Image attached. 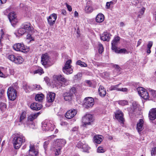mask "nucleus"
I'll return each instance as SVG.
<instances>
[{
  "label": "nucleus",
  "mask_w": 156,
  "mask_h": 156,
  "mask_svg": "<svg viewBox=\"0 0 156 156\" xmlns=\"http://www.w3.org/2000/svg\"><path fill=\"white\" fill-rule=\"evenodd\" d=\"M44 97V95L43 94H37L35 97V98L36 101L39 102H41L43 100Z\"/></svg>",
  "instance_id": "obj_32"
},
{
  "label": "nucleus",
  "mask_w": 156,
  "mask_h": 156,
  "mask_svg": "<svg viewBox=\"0 0 156 156\" xmlns=\"http://www.w3.org/2000/svg\"><path fill=\"white\" fill-rule=\"evenodd\" d=\"M27 38L29 39L31 41L33 40V38L32 37L31 35L30 34H28L27 36Z\"/></svg>",
  "instance_id": "obj_55"
},
{
  "label": "nucleus",
  "mask_w": 156,
  "mask_h": 156,
  "mask_svg": "<svg viewBox=\"0 0 156 156\" xmlns=\"http://www.w3.org/2000/svg\"><path fill=\"white\" fill-rule=\"evenodd\" d=\"M77 146L78 148H82L84 151H87L89 148L87 145L83 144L81 143H79L77 144Z\"/></svg>",
  "instance_id": "obj_31"
},
{
  "label": "nucleus",
  "mask_w": 156,
  "mask_h": 156,
  "mask_svg": "<svg viewBox=\"0 0 156 156\" xmlns=\"http://www.w3.org/2000/svg\"><path fill=\"white\" fill-rule=\"evenodd\" d=\"M110 38V34L107 32H104L101 36V39L103 41H108Z\"/></svg>",
  "instance_id": "obj_24"
},
{
  "label": "nucleus",
  "mask_w": 156,
  "mask_h": 156,
  "mask_svg": "<svg viewBox=\"0 0 156 156\" xmlns=\"http://www.w3.org/2000/svg\"><path fill=\"white\" fill-rule=\"evenodd\" d=\"M115 68L117 69V71H119L120 70V68L118 65H115L114 66Z\"/></svg>",
  "instance_id": "obj_59"
},
{
  "label": "nucleus",
  "mask_w": 156,
  "mask_h": 156,
  "mask_svg": "<svg viewBox=\"0 0 156 156\" xmlns=\"http://www.w3.org/2000/svg\"><path fill=\"white\" fill-rule=\"evenodd\" d=\"M149 90L151 93V94L152 95V96L154 98L156 97V91L153 90H152L151 89H149Z\"/></svg>",
  "instance_id": "obj_43"
},
{
  "label": "nucleus",
  "mask_w": 156,
  "mask_h": 156,
  "mask_svg": "<svg viewBox=\"0 0 156 156\" xmlns=\"http://www.w3.org/2000/svg\"><path fill=\"white\" fill-rule=\"evenodd\" d=\"M120 83H119L115 85H112L109 88V90H116L117 91H127V89L126 88H119V86Z\"/></svg>",
  "instance_id": "obj_19"
},
{
  "label": "nucleus",
  "mask_w": 156,
  "mask_h": 156,
  "mask_svg": "<svg viewBox=\"0 0 156 156\" xmlns=\"http://www.w3.org/2000/svg\"><path fill=\"white\" fill-rule=\"evenodd\" d=\"M55 97V94L52 92H49L46 97L48 103H51L54 101Z\"/></svg>",
  "instance_id": "obj_17"
},
{
  "label": "nucleus",
  "mask_w": 156,
  "mask_h": 156,
  "mask_svg": "<svg viewBox=\"0 0 156 156\" xmlns=\"http://www.w3.org/2000/svg\"><path fill=\"white\" fill-rule=\"evenodd\" d=\"M153 44L152 41H150L148 42V44L147 45V48L151 49V48Z\"/></svg>",
  "instance_id": "obj_53"
},
{
  "label": "nucleus",
  "mask_w": 156,
  "mask_h": 156,
  "mask_svg": "<svg viewBox=\"0 0 156 156\" xmlns=\"http://www.w3.org/2000/svg\"><path fill=\"white\" fill-rule=\"evenodd\" d=\"M33 88L36 90H39L41 88L40 85L37 84H34L33 85Z\"/></svg>",
  "instance_id": "obj_50"
},
{
  "label": "nucleus",
  "mask_w": 156,
  "mask_h": 156,
  "mask_svg": "<svg viewBox=\"0 0 156 156\" xmlns=\"http://www.w3.org/2000/svg\"><path fill=\"white\" fill-rule=\"evenodd\" d=\"M71 61L70 60H67L65 63L64 66L63 68V72L68 75L71 74L73 72V69L71 68L70 64Z\"/></svg>",
  "instance_id": "obj_8"
},
{
  "label": "nucleus",
  "mask_w": 156,
  "mask_h": 156,
  "mask_svg": "<svg viewBox=\"0 0 156 156\" xmlns=\"http://www.w3.org/2000/svg\"><path fill=\"white\" fill-rule=\"evenodd\" d=\"M30 87L27 85L26 83H24L23 85V88L26 92H27L28 91V89H30Z\"/></svg>",
  "instance_id": "obj_41"
},
{
  "label": "nucleus",
  "mask_w": 156,
  "mask_h": 156,
  "mask_svg": "<svg viewBox=\"0 0 156 156\" xmlns=\"http://www.w3.org/2000/svg\"><path fill=\"white\" fill-rule=\"evenodd\" d=\"M86 83H87V86L89 87L92 86V83L90 80H86Z\"/></svg>",
  "instance_id": "obj_58"
},
{
  "label": "nucleus",
  "mask_w": 156,
  "mask_h": 156,
  "mask_svg": "<svg viewBox=\"0 0 156 156\" xmlns=\"http://www.w3.org/2000/svg\"><path fill=\"white\" fill-rule=\"evenodd\" d=\"M120 40V37L118 36H116L112 42V50L117 48V45Z\"/></svg>",
  "instance_id": "obj_20"
},
{
  "label": "nucleus",
  "mask_w": 156,
  "mask_h": 156,
  "mask_svg": "<svg viewBox=\"0 0 156 156\" xmlns=\"http://www.w3.org/2000/svg\"><path fill=\"white\" fill-rule=\"evenodd\" d=\"M116 53H128V52L127 51L126 49L125 48L121 49L120 50H118L117 48L113 50Z\"/></svg>",
  "instance_id": "obj_34"
},
{
  "label": "nucleus",
  "mask_w": 156,
  "mask_h": 156,
  "mask_svg": "<svg viewBox=\"0 0 156 156\" xmlns=\"http://www.w3.org/2000/svg\"><path fill=\"white\" fill-rule=\"evenodd\" d=\"M128 111L129 114H132L135 111L136 109L132 107V106L129 108H128Z\"/></svg>",
  "instance_id": "obj_48"
},
{
  "label": "nucleus",
  "mask_w": 156,
  "mask_h": 156,
  "mask_svg": "<svg viewBox=\"0 0 156 156\" xmlns=\"http://www.w3.org/2000/svg\"><path fill=\"white\" fill-rule=\"evenodd\" d=\"M76 113L77 111L75 109H71L66 113L65 117L68 119H71L73 117L76 115Z\"/></svg>",
  "instance_id": "obj_13"
},
{
  "label": "nucleus",
  "mask_w": 156,
  "mask_h": 156,
  "mask_svg": "<svg viewBox=\"0 0 156 156\" xmlns=\"http://www.w3.org/2000/svg\"><path fill=\"white\" fill-rule=\"evenodd\" d=\"M19 122L21 124H27L26 121V112H23L22 113L20 116Z\"/></svg>",
  "instance_id": "obj_25"
},
{
  "label": "nucleus",
  "mask_w": 156,
  "mask_h": 156,
  "mask_svg": "<svg viewBox=\"0 0 156 156\" xmlns=\"http://www.w3.org/2000/svg\"><path fill=\"white\" fill-rule=\"evenodd\" d=\"M148 117L151 120H154L156 119V108H152L150 110Z\"/></svg>",
  "instance_id": "obj_14"
},
{
  "label": "nucleus",
  "mask_w": 156,
  "mask_h": 156,
  "mask_svg": "<svg viewBox=\"0 0 156 156\" xmlns=\"http://www.w3.org/2000/svg\"><path fill=\"white\" fill-rule=\"evenodd\" d=\"M7 94L9 100L14 101L17 96L16 91L12 87H9L8 90Z\"/></svg>",
  "instance_id": "obj_6"
},
{
  "label": "nucleus",
  "mask_w": 156,
  "mask_h": 156,
  "mask_svg": "<svg viewBox=\"0 0 156 156\" xmlns=\"http://www.w3.org/2000/svg\"><path fill=\"white\" fill-rule=\"evenodd\" d=\"M94 104V99L91 97H88L85 98L84 101L83 106L87 108L92 107Z\"/></svg>",
  "instance_id": "obj_10"
},
{
  "label": "nucleus",
  "mask_w": 156,
  "mask_h": 156,
  "mask_svg": "<svg viewBox=\"0 0 156 156\" xmlns=\"http://www.w3.org/2000/svg\"><path fill=\"white\" fill-rule=\"evenodd\" d=\"M39 113H37L35 114H32L30 115L28 117V120L30 121H32L34 119L36 118L38 116Z\"/></svg>",
  "instance_id": "obj_33"
},
{
  "label": "nucleus",
  "mask_w": 156,
  "mask_h": 156,
  "mask_svg": "<svg viewBox=\"0 0 156 156\" xmlns=\"http://www.w3.org/2000/svg\"><path fill=\"white\" fill-rule=\"evenodd\" d=\"M82 76V74L80 73H78L76 75L74 76L75 80H78Z\"/></svg>",
  "instance_id": "obj_49"
},
{
  "label": "nucleus",
  "mask_w": 156,
  "mask_h": 156,
  "mask_svg": "<svg viewBox=\"0 0 156 156\" xmlns=\"http://www.w3.org/2000/svg\"><path fill=\"white\" fill-rule=\"evenodd\" d=\"M128 102L127 100H121L119 101V105L122 106H124L128 105Z\"/></svg>",
  "instance_id": "obj_42"
},
{
  "label": "nucleus",
  "mask_w": 156,
  "mask_h": 156,
  "mask_svg": "<svg viewBox=\"0 0 156 156\" xmlns=\"http://www.w3.org/2000/svg\"><path fill=\"white\" fill-rule=\"evenodd\" d=\"M13 141L14 148L16 149H18L23 143L25 142V138L23 135H17L14 137Z\"/></svg>",
  "instance_id": "obj_2"
},
{
  "label": "nucleus",
  "mask_w": 156,
  "mask_h": 156,
  "mask_svg": "<svg viewBox=\"0 0 156 156\" xmlns=\"http://www.w3.org/2000/svg\"><path fill=\"white\" fill-rule=\"evenodd\" d=\"M63 96L64 97V99L65 101H69L71 100L73 95L69 92H66L65 93Z\"/></svg>",
  "instance_id": "obj_29"
},
{
  "label": "nucleus",
  "mask_w": 156,
  "mask_h": 156,
  "mask_svg": "<svg viewBox=\"0 0 156 156\" xmlns=\"http://www.w3.org/2000/svg\"><path fill=\"white\" fill-rule=\"evenodd\" d=\"M6 107V104L5 103L1 102L0 103V109L1 110L5 108Z\"/></svg>",
  "instance_id": "obj_45"
},
{
  "label": "nucleus",
  "mask_w": 156,
  "mask_h": 156,
  "mask_svg": "<svg viewBox=\"0 0 156 156\" xmlns=\"http://www.w3.org/2000/svg\"><path fill=\"white\" fill-rule=\"evenodd\" d=\"M8 18L9 21L12 24H14L16 22V15L14 12H10L9 14Z\"/></svg>",
  "instance_id": "obj_21"
},
{
  "label": "nucleus",
  "mask_w": 156,
  "mask_h": 156,
  "mask_svg": "<svg viewBox=\"0 0 156 156\" xmlns=\"http://www.w3.org/2000/svg\"><path fill=\"white\" fill-rule=\"evenodd\" d=\"M69 92L72 94V95L73 96V94L76 92V88L75 87H73L70 89Z\"/></svg>",
  "instance_id": "obj_47"
},
{
  "label": "nucleus",
  "mask_w": 156,
  "mask_h": 156,
  "mask_svg": "<svg viewBox=\"0 0 156 156\" xmlns=\"http://www.w3.org/2000/svg\"><path fill=\"white\" fill-rule=\"evenodd\" d=\"M49 144V141H45L43 145L44 147V148L45 150L47 147L48 145Z\"/></svg>",
  "instance_id": "obj_56"
},
{
  "label": "nucleus",
  "mask_w": 156,
  "mask_h": 156,
  "mask_svg": "<svg viewBox=\"0 0 156 156\" xmlns=\"http://www.w3.org/2000/svg\"><path fill=\"white\" fill-rule=\"evenodd\" d=\"M76 64L77 65H80L81 67H86L87 66V65L84 62H82L80 60L76 62Z\"/></svg>",
  "instance_id": "obj_38"
},
{
  "label": "nucleus",
  "mask_w": 156,
  "mask_h": 156,
  "mask_svg": "<svg viewBox=\"0 0 156 156\" xmlns=\"http://www.w3.org/2000/svg\"><path fill=\"white\" fill-rule=\"evenodd\" d=\"M42 127L44 131H52L54 129V125L52 124L50 121L45 120L42 122Z\"/></svg>",
  "instance_id": "obj_5"
},
{
  "label": "nucleus",
  "mask_w": 156,
  "mask_h": 156,
  "mask_svg": "<svg viewBox=\"0 0 156 156\" xmlns=\"http://www.w3.org/2000/svg\"><path fill=\"white\" fill-rule=\"evenodd\" d=\"M144 10L145 8L143 7L140 9V10L139 11V13L137 16L138 17L140 18H141V17L142 16L144 13Z\"/></svg>",
  "instance_id": "obj_40"
},
{
  "label": "nucleus",
  "mask_w": 156,
  "mask_h": 156,
  "mask_svg": "<svg viewBox=\"0 0 156 156\" xmlns=\"http://www.w3.org/2000/svg\"><path fill=\"white\" fill-rule=\"evenodd\" d=\"M98 50L99 53H101L104 51L103 45L100 43H99L98 45Z\"/></svg>",
  "instance_id": "obj_39"
},
{
  "label": "nucleus",
  "mask_w": 156,
  "mask_h": 156,
  "mask_svg": "<svg viewBox=\"0 0 156 156\" xmlns=\"http://www.w3.org/2000/svg\"><path fill=\"white\" fill-rule=\"evenodd\" d=\"M98 92L100 95L101 97H104L106 95V90L102 86H100L99 87L98 89Z\"/></svg>",
  "instance_id": "obj_30"
},
{
  "label": "nucleus",
  "mask_w": 156,
  "mask_h": 156,
  "mask_svg": "<svg viewBox=\"0 0 156 156\" xmlns=\"http://www.w3.org/2000/svg\"><path fill=\"white\" fill-rule=\"evenodd\" d=\"M94 118L92 115L90 114H87L82 118V122L84 126L90 124L91 122H93Z\"/></svg>",
  "instance_id": "obj_4"
},
{
  "label": "nucleus",
  "mask_w": 156,
  "mask_h": 156,
  "mask_svg": "<svg viewBox=\"0 0 156 156\" xmlns=\"http://www.w3.org/2000/svg\"><path fill=\"white\" fill-rule=\"evenodd\" d=\"M115 116L117 119L121 124H123L124 121V118H123V113L120 111H118L115 114Z\"/></svg>",
  "instance_id": "obj_12"
},
{
  "label": "nucleus",
  "mask_w": 156,
  "mask_h": 156,
  "mask_svg": "<svg viewBox=\"0 0 156 156\" xmlns=\"http://www.w3.org/2000/svg\"><path fill=\"white\" fill-rule=\"evenodd\" d=\"M151 154L152 155H155L156 154V147H153L152 148Z\"/></svg>",
  "instance_id": "obj_52"
},
{
  "label": "nucleus",
  "mask_w": 156,
  "mask_h": 156,
  "mask_svg": "<svg viewBox=\"0 0 156 156\" xmlns=\"http://www.w3.org/2000/svg\"><path fill=\"white\" fill-rule=\"evenodd\" d=\"M59 142L61 143V146H64L66 143V140L63 139L60 140Z\"/></svg>",
  "instance_id": "obj_54"
},
{
  "label": "nucleus",
  "mask_w": 156,
  "mask_h": 156,
  "mask_svg": "<svg viewBox=\"0 0 156 156\" xmlns=\"http://www.w3.org/2000/svg\"><path fill=\"white\" fill-rule=\"evenodd\" d=\"M57 81L54 83V85L57 88H60L61 86H65L68 84V81L64 77L63 75L59 74L55 76Z\"/></svg>",
  "instance_id": "obj_1"
},
{
  "label": "nucleus",
  "mask_w": 156,
  "mask_h": 156,
  "mask_svg": "<svg viewBox=\"0 0 156 156\" xmlns=\"http://www.w3.org/2000/svg\"><path fill=\"white\" fill-rule=\"evenodd\" d=\"M13 48L17 51H20L23 52L27 51L26 46H25L23 44L21 43H16L13 46Z\"/></svg>",
  "instance_id": "obj_9"
},
{
  "label": "nucleus",
  "mask_w": 156,
  "mask_h": 156,
  "mask_svg": "<svg viewBox=\"0 0 156 156\" xmlns=\"http://www.w3.org/2000/svg\"><path fill=\"white\" fill-rule=\"evenodd\" d=\"M105 151L103 148L101 147H98L97 152L98 153H102Z\"/></svg>",
  "instance_id": "obj_51"
},
{
  "label": "nucleus",
  "mask_w": 156,
  "mask_h": 156,
  "mask_svg": "<svg viewBox=\"0 0 156 156\" xmlns=\"http://www.w3.org/2000/svg\"><path fill=\"white\" fill-rule=\"evenodd\" d=\"M61 147L60 146H58L56 147H54V149L53 150L55 152V155H59L61 152Z\"/></svg>",
  "instance_id": "obj_35"
},
{
  "label": "nucleus",
  "mask_w": 156,
  "mask_h": 156,
  "mask_svg": "<svg viewBox=\"0 0 156 156\" xmlns=\"http://www.w3.org/2000/svg\"><path fill=\"white\" fill-rule=\"evenodd\" d=\"M1 36L0 37V42H1L2 39L3 38V36L4 35V33L3 31L2 30H1Z\"/></svg>",
  "instance_id": "obj_60"
},
{
  "label": "nucleus",
  "mask_w": 156,
  "mask_h": 156,
  "mask_svg": "<svg viewBox=\"0 0 156 156\" xmlns=\"http://www.w3.org/2000/svg\"><path fill=\"white\" fill-rule=\"evenodd\" d=\"M26 32H27L26 30L24 29L22 26V27L20 28L18 30V33L20 34L21 35H22Z\"/></svg>",
  "instance_id": "obj_36"
},
{
  "label": "nucleus",
  "mask_w": 156,
  "mask_h": 156,
  "mask_svg": "<svg viewBox=\"0 0 156 156\" xmlns=\"http://www.w3.org/2000/svg\"><path fill=\"white\" fill-rule=\"evenodd\" d=\"M7 57L8 58L10 61L17 64L22 63L24 61L23 58L21 56L19 55H9Z\"/></svg>",
  "instance_id": "obj_3"
},
{
  "label": "nucleus",
  "mask_w": 156,
  "mask_h": 156,
  "mask_svg": "<svg viewBox=\"0 0 156 156\" xmlns=\"http://www.w3.org/2000/svg\"><path fill=\"white\" fill-rule=\"evenodd\" d=\"M57 18L56 14L53 13L47 18L48 23L51 26H52L55 23Z\"/></svg>",
  "instance_id": "obj_11"
},
{
  "label": "nucleus",
  "mask_w": 156,
  "mask_h": 156,
  "mask_svg": "<svg viewBox=\"0 0 156 156\" xmlns=\"http://www.w3.org/2000/svg\"><path fill=\"white\" fill-rule=\"evenodd\" d=\"M90 3V1L87 2V5L85 8V10L86 13H90L93 11V8L92 6L89 4Z\"/></svg>",
  "instance_id": "obj_28"
},
{
  "label": "nucleus",
  "mask_w": 156,
  "mask_h": 156,
  "mask_svg": "<svg viewBox=\"0 0 156 156\" xmlns=\"http://www.w3.org/2000/svg\"><path fill=\"white\" fill-rule=\"evenodd\" d=\"M139 105L136 101H133L132 103V107L136 109L138 107Z\"/></svg>",
  "instance_id": "obj_46"
},
{
  "label": "nucleus",
  "mask_w": 156,
  "mask_h": 156,
  "mask_svg": "<svg viewBox=\"0 0 156 156\" xmlns=\"http://www.w3.org/2000/svg\"><path fill=\"white\" fill-rule=\"evenodd\" d=\"M132 3L134 5H136L137 3H139V1L137 0H134L132 2Z\"/></svg>",
  "instance_id": "obj_61"
},
{
  "label": "nucleus",
  "mask_w": 156,
  "mask_h": 156,
  "mask_svg": "<svg viewBox=\"0 0 156 156\" xmlns=\"http://www.w3.org/2000/svg\"><path fill=\"white\" fill-rule=\"evenodd\" d=\"M34 74L39 73L40 75L44 73L43 69L41 67H39L38 69L34 71Z\"/></svg>",
  "instance_id": "obj_37"
},
{
  "label": "nucleus",
  "mask_w": 156,
  "mask_h": 156,
  "mask_svg": "<svg viewBox=\"0 0 156 156\" xmlns=\"http://www.w3.org/2000/svg\"><path fill=\"white\" fill-rule=\"evenodd\" d=\"M22 26L23 28L26 30L27 32H32L33 28L31 27L30 23L28 22L24 23L22 25Z\"/></svg>",
  "instance_id": "obj_23"
},
{
  "label": "nucleus",
  "mask_w": 156,
  "mask_h": 156,
  "mask_svg": "<svg viewBox=\"0 0 156 156\" xmlns=\"http://www.w3.org/2000/svg\"><path fill=\"white\" fill-rule=\"evenodd\" d=\"M141 40L139 39V40L138 41L137 47H138L140 45V44H141Z\"/></svg>",
  "instance_id": "obj_63"
},
{
  "label": "nucleus",
  "mask_w": 156,
  "mask_h": 156,
  "mask_svg": "<svg viewBox=\"0 0 156 156\" xmlns=\"http://www.w3.org/2000/svg\"><path fill=\"white\" fill-rule=\"evenodd\" d=\"M103 136H102L97 135L94 136V142L99 144L103 140Z\"/></svg>",
  "instance_id": "obj_26"
},
{
  "label": "nucleus",
  "mask_w": 156,
  "mask_h": 156,
  "mask_svg": "<svg viewBox=\"0 0 156 156\" xmlns=\"http://www.w3.org/2000/svg\"><path fill=\"white\" fill-rule=\"evenodd\" d=\"M66 6L68 9V10L69 11L71 12L72 10V8L71 6L69 5L66 4Z\"/></svg>",
  "instance_id": "obj_57"
},
{
  "label": "nucleus",
  "mask_w": 156,
  "mask_h": 156,
  "mask_svg": "<svg viewBox=\"0 0 156 156\" xmlns=\"http://www.w3.org/2000/svg\"><path fill=\"white\" fill-rule=\"evenodd\" d=\"M140 96L144 99H147L149 98L148 93L143 87H139L137 88Z\"/></svg>",
  "instance_id": "obj_7"
},
{
  "label": "nucleus",
  "mask_w": 156,
  "mask_h": 156,
  "mask_svg": "<svg viewBox=\"0 0 156 156\" xmlns=\"http://www.w3.org/2000/svg\"><path fill=\"white\" fill-rule=\"evenodd\" d=\"M31 108L34 110H39L42 108V105L36 102H34L31 104L30 106Z\"/></svg>",
  "instance_id": "obj_22"
},
{
  "label": "nucleus",
  "mask_w": 156,
  "mask_h": 156,
  "mask_svg": "<svg viewBox=\"0 0 156 156\" xmlns=\"http://www.w3.org/2000/svg\"><path fill=\"white\" fill-rule=\"evenodd\" d=\"M4 91L3 90H1L0 92V99H2L5 101L4 97Z\"/></svg>",
  "instance_id": "obj_44"
},
{
  "label": "nucleus",
  "mask_w": 156,
  "mask_h": 156,
  "mask_svg": "<svg viewBox=\"0 0 156 156\" xmlns=\"http://www.w3.org/2000/svg\"><path fill=\"white\" fill-rule=\"evenodd\" d=\"M144 122L142 119H140L136 124V129L140 133L144 129Z\"/></svg>",
  "instance_id": "obj_16"
},
{
  "label": "nucleus",
  "mask_w": 156,
  "mask_h": 156,
  "mask_svg": "<svg viewBox=\"0 0 156 156\" xmlns=\"http://www.w3.org/2000/svg\"><path fill=\"white\" fill-rule=\"evenodd\" d=\"M29 153V154L31 156H36L38 152L35 150L34 145L30 144Z\"/></svg>",
  "instance_id": "obj_18"
},
{
  "label": "nucleus",
  "mask_w": 156,
  "mask_h": 156,
  "mask_svg": "<svg viewBox=\"0 0 156 156\" xmlns=\"http://www.w3.org/2000/svg\"><path fill=\"white\" fill-rule=\"evenodd\" d=\"M78 16V13L76 11H75L74 12V16L75 17H77Z\"/></svg>",
  "instance_id": "obj_64"
},
{
  "label": "nucleus",
  "mask_w": 156,
  "mask_h": 156,
  "mask_svg": "<svg viewBox=\"0 0 156 156\" xmlns=\"http://www.w3.org/2000/svg\"><path fill=\"white\" fill-rule=\"evenodd\" d=\"M104 20V16L102 13L98 14L96 17V20L97 23H101Z\"/></svg>",
  "instance_id": "obj_27"
},
{
  "label": "nucleus",
  "mask_w": 156,
  "mask_h": 156,
  "mask_svg": "<svg viewBox=\"0 0 156 156\" xmlns=\"http://www.w3.org/2000/svg\"><path fill=\"white\" fill-rule=\"evenodd\" d=\"M50 57L48 55L47 53H45L42 55L41 57V62L43 65L48 64L49 62Z\"/></svg>",
  "instance_id": "obj_15"
},
{
  "label": "nucleus",
  "mask_w": 156,
  "mask_h": 156,
  "mask_svg": "<svg viewBox=\"0 0 156 156\" xmlns=\"http://www.w3.org/2000/svg\"><path fill=\"white\" fill-rule=\"evenodd\" d=\"M78 127H75L73 128L72 129V130L73 131H76L78 130Z\"/></svg>",
  "instance_id": "obj_62"
}]
</instances>
